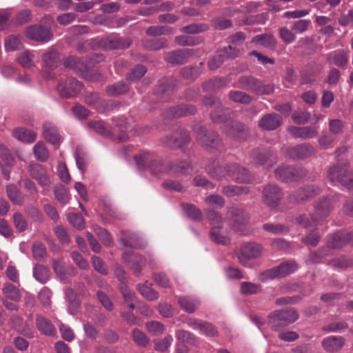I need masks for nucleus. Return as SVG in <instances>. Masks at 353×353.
I'll list each match as a JSON object with an SVG mask.
<instances>
[{"instance_id": "11", "label": "nucleus", "mask_w": 353, "mask_h": 353, "mask_svg": "<svg viewBox=\"0 0 353 353\" xmlns=\"http://www.w3.org/2000/svg\"><path fill=\"white\" fill-rule=\"evenodd\" d=\"M198 142L206 149H218L221 147V140L213 132H208L204 127H200L197 131Z\"/></svg>"}, {"instance_id": "58", "label": "nucleus", "mask_w": 353, "mask_h": 353, "mask_svg": "<svg viewBox=\"0 0 353 353\" xmlns=\"http://www.w3.org/2000/svg\"><path fill=\"white\" fill-rule=\"evenodd\" d=\"M261 291V286L251 282H242L241 283V292L245 295L256 294Z\"/></svg>"}, {"instance_id": "22", "label": "nucleus", "mask_w": 353, "mask_h": 353, "mask_svg": "<svg viewBox=\"0 0 353 353\" xmlns=\"http://www.w3.org/2000/svg\"><path fill=\"white\" fill-rule=\"evenodd\" d=\"M194 54L192 49L183 48L175 50L167 54L166 61L172 64H183L185 63L188 59Z\"/></svg>"}, {"instance_id": "39", "label": "nucleus", "mask_w": 353, "mask_h": 353, "mask_svg": "<svg viewBox=\"0 0 353 353\" xmlns=\"http://www.w3.org/2000/svg\"><path fill=\"white\" fill-rule=\"evenodd\" d=\"M332 254V251L326 248H323L319 250L317 252L310 253L307 259L306 263L307 265H312L318 263L327 256Z\"/></svg>"}, {"instance_id": "2", "label": "nucleus", "mask_w": 353, "mask_h": 353, "mask_svg": "<svg viewBox=\"0 0 353 353\" xmlns=\"http://www.w3.org/2000/svg\"><path fill=\"white\" fill-rule=\"evenodd\" d=\"M339 201V195H335L332 199L325 197L319 200L314 206V214H301L296 218V222L305 228H312L316 225L318 221L330 214L333 202Z\"/></svg>"}, {"instance_id": "12", "label": "nucleus", "mask_w": 353, "mask_h": 353, "mask_svg": "<svg viewBox=\"0 0 353 353\" xmlns=\"http://www.w3.org/2000/svg\"><path fill=\"white\" fill-rule=\"evenodd\" d=\"M346 243L353 245V232H338L327 238V248L330 250L332 248H341Z\"/></svg>"}, {"instance_id": "17", "label": "nucleus", "mask_w": 353, "mask_h": 353, "mask_svg": "<svg viewBox=\"0 0 353 353\" xmlns=\"http://www.w3.org/2000/svg\"><path fill=\"white\" fill-rule=\"evenodd\" d=\"M188 134L185 131L174 132L170 136H165L163 138V143L170 148H179L189 142Z\"/></svg>"}, {"instance_id": "52", "label": "nucleus", "mask_w": 353, "mask_h": 353, "mask_svg": "<svg viewBox=\"0 0 353 353\" xmlns=\"http://www.w3.org/2000/svg\"><path fill=\"white\" fill-rule=\"evenodd\" d=\"M88 126L93 129L94 132L104 137L110 135V131L108 124L101 121H90Z\"/></svg>"}, {"instance_id": "33", "label": "nucleus", "mask_w": 353, "mask_h": 353, "mask_svg": "<svg viewBox=\"0 0 353 353\" xmlns=\"http://www.w3.org/2000/svg\"><path fill=\"white\" fill-rule=\"evenodd\" d=\"M36 324L41 333L45 335L52 336L56 332V329L51 321L43 316H37Z\"/></svg>"}, {"instance_id": "63", "label": "nucleus", "mask_w": 353, "mask_h": 353, "mask_svg": "<svg viewBox=\"0 0 353 353\" xmlns=\"http://www.w3.org/2000/svg\"><path fill=\"white\" fill-rule=\"evenodd\" d=\"M311 26L310 19H300L295 21L291 27V30L296 33L301 34L308 30Z\"/></svg>"}, {"instance_id": "53", "label": "nucleus", "mask_w": 353, "mask_h": 353, "mask_svg": "<svg viewBox=\"0 0 353 353\" xmlns=\"http://www.w3.org/2000/svg\"><path fill=\"white\" fill-rule=\"evenodd\" d=\"M34 154L36 159L44 162L49 158V152L43 142L39 141L34 146Z\"/></svg>"}, {"instance_id": "5", "label": "nucleus", "mask_w": 353, "mask_h": 353, "mask_svg": "<svg viewBox=\"0 0 353 353\" xmlns=\"http://www.w3.org/2000/svg\"><path fill=\"white\" fill-rule=\"evenodd\" d=\"M298 269V265L291 261H285L279 265L267 270L260 274V280L265 281L276 278L283 277L293 273Z\"/></svg>"}, {"instance_id": "29", "label": "nucleus", "mask_w": 353, "mask_h": 353, "mask_svg": "<svg viewBox=\"0 0 353 353\" xmlns=\"http://www.w3.org/2000/svg\"><path fill=\"white\" fill-rule=\"evenodd\" d=\"M122 259L131 265V268L135 273H140L142 265L144 263V259L142 256L136 254L133 252H125L122 255Z\"/></svg>"}, {"instance_id": "34", "label": "nucleus", "mask_w": 353, "mask_h": 353, "mask_svg": "<svg viewBox=\"0 0 353 353\" xmlns=\"http://www.w3.org/2000/svg\"><path fill=\"white\" fill-rule=\"evenodd\" d=\"M196 112V108L192 105H181L173 107L170 110V115L173 117H186L194 114Z\"/></svg>"}, {"instance_id": "28", "label": "nucleus", "mask_w": 353, "mask_h": 353, "mask_svg": "<svg viewBox=\"0 0 353 353\" xmlns=\"http://www.w3.org/2000/svg\"><path fill=\"white\" fill-rule=\"evenodd\" d=\"M85 103L92 107L100 112L105 111L107 106V103L102 100L98 93L89 92L87 93L84 98Z\"/></svg>"}, {"instance_id": "16", "label": "nucleus", "mask_w": 353, "mask_h": 353, "mask_svg": "<svg viewBox=\"0 0 353 353\" xmlns=\"http://www.w3.org/2000/svg\"><path fill=\"white\" fill-rule=\"evenodd\" d=\"M239 50L229 45L221 50L220 53L214 57L208 62V67L210 70L217 69L225 61V58H234L237 57Z\"/></svg>"}, {"instance_id": "10", "label": "nucleus", "mask_w": 353, "mask_h": 353, "mask_svg": "<svg viewBox=\"0 0 353 353\" xmlns=\"http://www.w3.org/2000/svg\"><path fill=\"white\" fill-rule=\"evenodd\" d=\"M206 171L209 175L216 180H222L228 176L230 178L231 164L221 165L216 159H209L206 165Z\"/></svg>"}, {"instance_id": "13", "label": "nucleus", "mask_w": 353, "mask_h": 353, "mask_svg": "<svg viewBox=\"0 0 353 353\" xmlns=\"http://www.w3.org/2000/svg\"><path fill=\"white\" fill-rule=\"evenodd\" d=\"M26 34L32 40L41 42H48L52 37L50 28L40 25L29 26L26 30Z\"/></svg>"}, {"instance_id": "36", "label": "nucleus", "mask_w": 353, "mask_h": 353, "mask_svg": "<svg viewBox=\"0 0 353 353\" xmlns=\"http://www.w3.org/2000/svg\"><path fill=\"white\" fill-rule=\"evenodd\" d=\"M65 296L69 304V313L72 315L75 314L77 312L79 306V303L76 293L72 288H68L65 290Z\"/></svg>"}, {"instance_id": "40", "label": "nucleus", "mask_w": 353, "mask_h": 353, "mask_svg": "<svg viewBox=\"0 0 353 353\" xmlns=\"http://www.w3.org/2000/svg\"><path fill=\"white\" fill-rule=\"evenodd\" d=\"M177 339L183 343L192 345L199 344L198 338L192 332L184 330H178L176 333Z\"/></svg>"}, {"instance_id": "32", "label": "nucleus", "mask_w": 353, "mask_h": 353, "mask_svg": "<svg viewBox=\"0 0 353 353\" xmlns=\"http://www.w3.org/2000/svg\"><path fill=\"white\" fill-rule=\"evenodd\" d=\"M43 135L46 139L53 145L60 143L61 137L56 127L51 123H46L43 127Z\"/></svg>"}, {"instance_id": "31", "label": "nucleus", "mask_w": 353, "mask_h": 353, "mask_svg": "<svg viewBox=\"0 0 353 353\" xmlns=\"http://www.w3.org/2000/svg\"><path fill=\"white\" fill-rule=\"evenodd\" d=\"M120 241L125 247L139 248L142 246L139 236L134 232L130 231L123 232Z\"/></svg>"}, {"instance_id": "8", "label": "nucleus", "mask_w": 353, "mask_h": 353, "mask_svg": "<svg viewBox=\"0 0 353 353\" xmlns=\"http://www.w3.org/2000/svg\"><path fill=\"white\" fill-rule=\"evenodd\" d=\"M187 325L192 329L198 331L201 334L212 338L219 336L218 329L211 323L196 318H189Z\"/></svg>"}, {"instance_id": "4", "label": "nucleus", "mask_w": 353, "mask_h": 353, "mask_svg": "<svg viewBox=\"0 0 353 353\" xmlns=\"http://www.w3.org/2000/svg\"><path fill=\"white\" fill-rule=\"evenodd\" d=\"M299 318L297 312L294 309L277 310L270 314L268 325L274 330H279L289 323H294Z\"/></svg>"}, {"instance_id": "43", "label": "nucleus", "mask_w": 353, "mask_h": 353, "mask_svg": "<svg viewBox=\"0 0 353 353\" xmlns=\"http://www.w3.org/2000/svg\"><path fill=\"white\" fill-rule=\"evenodd\" d=\"M33 276L41 283H45L50 278L49 270L43 265H35L33 268Z\"/></svg>"}, {"instance_id": "49", "label": "nucleus", "mask_w": 353, "mask_h": 353, "mask_svg": "<svg viewBox=\"0 0 353 353\" xmlns=\"http://www.w3.org/2000/svg\"><path fill=\"white\" fill-rule=\"evenodd\" d=\"M174 33V29L170 26H150L146 30V34L150 36H159Z\"/></svg>"}, {"instance_id": "1", "label": "nucleus", "mask_w": 353, "mask_h": 353, "mask_svg": "<svg viewBox=\"0 0 353 353\" xmlns=\"http://www.w3.org/2000/svg\"><path fill=\"white\" fill-rule=\"evenodd\" d=\"M134 159L139 170L149 169L151 174L157 176L163 174L179 176L192 172V168L187 162L175 161L165 165L152 152L141 151L134 156Z\"/></svg>"}, {"instance_id": "24", "label": "nucleus", "mask_w": 353, "mask_h": 353, "mask_svg": "<svg viewBox=\"0 0 353 353\" xmlns=\"http://www.w3.org/2000/svg\"><path fill=\"white\" fill-rule=\"evenodd\" d=\"M230 178L238 183H250L253 180L252 174L244 168L236 163L231 164Z\"/></svg>"}, {"instance_id": "62", "label": "nucleus", "mask_w": 353, "mask_h": 353, "mask_svg": "<svg viewBox=\"0 0 353 353\" xmlns=\"http://www.w3.org/2000/svg\"><path fill=\"white\" fill-rule=\"evenodd\" d=\"M147 72V68L142 65H138L132 70L127 76L128 81H134L141 78Z\"/></svg>"}, {"instance_id": "57", "label": "nucleus", "mask_w": 353, "mask_h": 353, "mask_svg": "<svg viewBox=\"0 0 353 353\" xmlns=\"http://www.w3.org/2000/svg\"><path fill=\"white\" fill-rule=\"evenodd\" d=\"M129 88L123 82H117L106 88V92L110 96H116L123 94L128 90Z\"/></svg>"}, {"instance_id": "37", "label": "nucleus", "mask_w": 353, "mask_h": 353, "mask_svg": "<svg viewBox=\"0 0 353 353\" xmlns=\"http://www.w3.org/2000/svg\"><path fill=\"white\" fill-rule=\"evenodd\" d=\"M42 60L46 66L50 69L56 68L59 62V55L57 50L50 49L43 53Z\"/></svg>"}, {"instance_id": "38", "label": "nucleus", "mask_w": 353, "mask_h": 353, "mask_svg": "<svg viewBox=\"0 0 353 353\" xmlns=\"http://www.w3.org/2000/svg\"><path fill=\"white\" fill-rule=\"evenodd\" d=\"M143 46L148 50H159L168 45V41L164 38L144 39Z\"/></svg>"}, {"instance_id": "23", "label": "nucleus", "mask_w": 353, "mask_h": 353, "mask_svg": "<svg viewBox=\"0 0 353 353\" xmlns=\"http://www.w3.org/2000/svg\"><path fill=\"white\" fill-rule=\"evenodd\" d=\"M288 130L290 133L294 137L301 138L302 139H307L315 137L319 132L318 127L315 126H291L289 128Z\"/></svg>"}, {"instance_id": "64", "label": "nucleus", "mask_w": 353, "mask_h": 353, "mask_svg": "<svg viewBox=\"0 0 353 353\" xmlns=\"http://www.w3.org/2000/svg\"><path fill=\"white\" fill-rule=\"evenodd\" d=\"M328 127L330 133L336 137L343 132L344 125L340 119H330Z\"/></svg>"}, {"instance_id": "60", "label": "nucleus", "mask_w": 353, "mask_h": 353, "mask_svg": "<svg viewBox=\"0 0 353 353\" xmlns=\"http://www.w3.org/2000/svg\"><path fill=\"white\" fill-rule=\"evenodd\" d=\"M103 210L105 214L101 215V218L107 222H110L108 218L110 217L112 219H121L122 215L116 209L113 208L111 205H104Z\"/></svg>"}, {"instance_id": "47", "label": "nucleus", "mask_w": 353, "mask_h": 353, "mask_svg": "<svg viewBox=\"0 0 353 353\" xmlns=\"http://www.w3.org/2000/svg\"><path fill=\"white\" fill-rule=\"evenodd\" d=\"M64 66L69 68H73L77 72H83L86 70L84 63L76 57H68L63 62Z\"/></svg>"}, {"instance_id": "46", "label": "nucleus", "mask_w": 353, "mask_h": 353, "mask_svg": "<svg viewBox=\"0 0 353 353\" xmlns=\"http://www.w3.org/2000/svg\"><path fill=\"white\" fill-rule=\"evenodd\" d=\"M225 132L228 136L236 139H243L246 133L243 125L239 124L230 123L228 129H225Z\"/></svg>"}, {"instance_id": "51", "label": "nucleus", "mask_w": 353, "mask_h": 353, "mask_svg": "<svg viewBox=\"0 0 353 353\" xmlns=\"http://www.w3.org/2000/svg\"><path fill=\"white\" fill-rule=\"evenodd\" d=\"M21 46V37L10 35L5 39V48L6 51L17 50Z\"/></svg>"}, {"instance_id": "56", "label": "nucleus", "mask_w": 353, "mask_h": 353, "mask_svg": "<svg viewBox=\"0 0 353 353\" xmlns=\"http://www.w3.org/2000/svg\"><path fill=\"white\" fill-rule=\"evenodd\" d=\"M182 207L186 215L190 219L195 221H199L202 219L203 216L201 210L195 205L185 203L183 204Z\"/></svg>"}, {"instance_id": "7", "label": "nucleus", "mask_w": 353, "mask_h": 353, "mask_svg": "<svg viewBox=\"0 0 353 353\" xmlns=\"http://www.w3.org/2000/svg\"><path fill=\"white\" fill-rule=\"evenodd\" d=\"M29 172L43 188L42 194L47 195L50 190L51 180L46 170L40 164H34L30 165Z\"/></svg>"}, {"instance_id": "55", "label": "nucleus", "mask_w": 353, "mask_h": 353, "mask_svg": "<svg viewBox=\"0 0 353 353\" xmlns=\"http://www.w3.org/2000/svg\"><path fill=\"white\" fill-rule=\"evenodd\" d=\"M208 30V26L206 23H192L190 25L182 27L180 31L188 34H197L205 32Z\"/></svg>"}, {"instance_id": "20", "label": "nucleus", "mask_w": 353, "mask_h": 353, "mask_svg": "<svg viewBox=\"0 0 353 353\" xmlns=\"http://www.w3.org/2000/svg\"><path fill=\"white\" fill-rule=\"evenodd\" d=\"M282 122V118L276 113L265 114L258 123V125L263 130H274L279 128Z\"/></svg>"}, {"instance_id": "3", "label": "nucleus", "mask_w": 353, "mask_h": 353, "mask_svg": "<svg viewBox=\"0 0 353 353\" xmlns=\"http://www.w3.org/2000/svg\"><path fill=\"white\" fill-rule=\"evenodd\" d=\"M327 177L332 183H339L349 190H353V172L350 169L347 159H340L327 172Z\"/></svg>"}, {"instance_id": "48", "label": "nucleus", "mask_w": 353, "mask_h": 353, "mask_svg": "<svg viewBox=\"0 0 353 353\" xmlns=\"http://www.w3.org/2000/svg\"><path fill=\"white\" fill-rule=\"evenodd\" d=\"M6 192L8 198L11 202L16 205H21L23 199L21 194L20 191L14 185H8L6 188Z\"/></svg>"}, {"instance_id": "42", "label": "nucleus", "mask_w": 353, "mask_h": 353, "mask_svg": "<svg viewBox=\"0 0 353 353\" xmlns=\"http://www.w3.org/2000/svg\"><path fill=\"white\" fill-rule=\"evenodd\" d=\"M201 37H194L189 35H180L177 36L174 39V41L176 44L181 46H192L199 44L202 41Z\"/></svg>"}, {"instance_id": "61", "label": "nucleus", "mask_w": 353, "mask_h": 353, "mask_svg": "<svg viewBox=\"0 0 353 353\" xmlns=\"http://www.w3.org/2000/svg\"><path fill=\"white\" fill-rule=\"evenodd\" d=\"M311 114L307 110H297L292 114V119L296 124H305L308 122Z\"/></svg>"}, {"instance_id": "15", "label": "nucleus", "mask_w": 353, "mask_h": 353, "mask_svg": "<svg viewBox=\"0 0 353 353\" xmlns=\"http://www.w3.org/2000/svg\"><path fill=\"white\" fill-rule=\"evenodd\" d=\"M282 197L281 190L276 185H268L263 191V201L270 208H275Z\"/></svg>"}, {"instance_id": "18", "label": "nucleus", "mask_w": 353, "mask_h": 353, "mask_svg": "<svg viewBox=\"0 0 353 353\" xmlns=\"http://www.w3.org/2000/svg\"><path fill=\"white\" fill-rule=\"evenodd\" d=\"M14 164V160L10 154L8 150L0 143V168L2 174L6 178L10 179L11 168Z\"/></svg>"}, {"instance_id": "9", "label": "nucleus", "mask_w": 353, "mask_h": 353, "mask_svg": "<svg viewBox=\"0 0 353 353\" xmlns=\"http://www.w3.org/2000/svg\"><path fill=\"white\" fill-rule=\"evenodd\" d=\"M83 85L74 78H68L61 81L57 85V92L62 97L72 98L75 97L82 89Z\"/></svg>"}, {"instance_id": "26", "label": "nucleus", "mask_w": 353, "mask_h": 353, "mask_svg": "<svg viewBox=\"0 0 353 353\" xmlns=\"http://www.w3.org/2000/svg\"><path fill=\"white\" fill-rule=\"evenodd\" d=\"M345 339L341 336H330L322 341V346L327 352H337L345 345Z\"/></svg>"}, {"instance_id": "19", "label": "nucleus", "mask_w": 353, "mask_h": 353, "mask_svg": "<svg viewBox=\"0 0 353 353\" xmlns=\"http://www.w3.org/2000/svg\"><path fill=\"white\" fill-rule=\"evenodd\" d=\"M316 152L314 148L311 145L302 143L288 150L289 157L294 159H303L310 157Z\"/></svg>"}, {"instance_id": "35", "label": "nucleus", "mask_w": 353, "mask_h": 353, "mask_svg": "<svg viewBox=\"0 0 353 353\" xmlns=\"http://www.w3.org/2000/svg\"><path fill=\"white\" fill-rule=\"evenodd\" d=\"M152 283H145L144 284H139L137 290L140 294L147 300L154 301L158 299L159 294L152 288Z\"/></svg>"}, {"instance_id": "44", "label": "nucleus", "mask_w": 353, "mask_h": 353, "mask_svg": "<svg viewBox=\"0 0 353 353\" xmlns=\"http://www.w3.org/2000/svg\"><path fill=\"white\" fill-rule=\"evenodd\" d=\"M2 291L6 298L10 300L17 302L21 299V295L19 290L10 283H5Z\"/></svg>"}, {"instance_id": "25", "label": "nucleus", "mask_w": 353, "mask_h": 353, "mask_svg": "<svg viewBox=\"0 0 353 353\" xmlns=\"http://www.w3.org/2000/svg\"><path fill=\"white\" fill-rule=\"evenodd\" d=\"M301 176L299 170L292 166H281L275 171L276 178L285 182L296 180Z\"/></svg>"}, {"instance_id": "41", "label": "nucleus", "mask_w": 353, "mask_h": 353, "mask_svg": "<svg viewBox=\"0 0 353 353\" xmlns=\"http://www.w3.org/2000/svg\"><path fill=\"white\" fill-rule=\"evenodd\" d=\"M13 136L18 140L27 143H32L36 140V134L32 131L23 128L15 129Z\"/></svg>"}, {"instance_id": "21", "label": "nucleus", "mask_w": 353, "mask_h": 353, "mask_svg": "<svg viewBox=\"0 0 353 353\" xmlns=\"http://www.w3.org/2000/svg\"><path fill=\"white\" fill-rule=\"evenodd\" d=\"M101 43L107 50H123L130 46V41L112 34L103 39Z\"/></svg>"}, {"instance_id": "45", "label": "nucleus", "mask_w": 353, "mask_h": 353, "mask_svg": "<svg viewBox=\"0 0 353 353\" xmlns=\"http://www.w3.org/2000/svg\"><path fill=\"white\" fill-rule=\"evenodd\" d=\"M228 96L232 101L242 104H249L252 101L250 94L241 91L231 90Z\"/></svg>"}, {"instance_id": "59", "label": "nucleus", "mask_w": 353, "mask_h": 353, "mask_svg": "<svg viewBox=\"0 0 353 353\" xmlns=\"http://www.w3.org/2000/svg\"><path fill=\"white\" fill-rule=\"evenodd\" d=\"M210 235L211 239L217 243L226 245L230 241L229 239L222 234L220 230V225L212 227Z\"/></svg>"}, {"instance_id": "14", "label": "nucleus", "mask_w": 353, "mask_h": 353, "mask_svg": "<svg viewBox=\"0 0 353 353\" xmlns=\"http://www.w3.org/2000/svg\"><path fill=\"white\" fill-rule=\"evenodd\" d=\"M321 189L316 185H311L299 190L290 196V201L293 203H301L319 194Z\"/></svg>"}, {"instance_id": "6", "label": "nucleus", "mask_w": 353, "mask_h": 353, "mask_svg": "<svg viewBox=\"0 0 353 353\" xmlns=\"http://www.w3.org/2000/svg\"><path fill=\"white\" fill-rule=\"evenodd\" d=\"M262 247L255 242L243 243L238 254L239 262L244 266L249 264L250 260L256 259L261 255Z\"/></svg>"}, {"instance_id": "30", "label": "nucleus", "mask_w": 353, "mask_h": 353, "mask_svg": "<svg viewBox=\"0 0 353 353\" xmlns=\"http://www.w3.org/2000/svg\"><path fill=\"white\" fill-rule=\"evenodd\" d=\"M228 216H230L233 220V227L236 231L238 230L236 227L238 225L245 224L249 219L247 213L242 208L237 207L231 208L228 212Z\"/></svg>"}, {"instance_id": "54", "label": "nucleus", "mask_w": 353, "mask_h": 353, "mask_svg": "<svg viewBox=\"0 0 353 353\" xmlns=\"http://www.w3.org/2000/svg\"><path fill=\"white\" fill-rule=\"evenodd\" d=\"M248 191V188L237 185H227L224 186L222 189V193L229 197L245 194Z\"/></svg>"}, {"instance_id": "50", "label": "nucleus", "mask_w": 353, "mask_h": 353, "mask_svg": "<svg viewBox=\"0 0 353 353\" xmlns=\"http://www.w3.org/2000/svg\"><path fill=\"white\" fill-rule=\"evenodd\" d=\"M132 338L133 341L139 347H145L150 342V339L147 335L137 328H134L132 331Z\"/></svg>"}, {"instance_id": "27", "label": "nucleus", "mask_w": 353, "mask_h": 353, "mask_svg": "<svg viewBox=\"0 0 353 353\" xmlns=\"http://www.w3.org/2000/svg\"><path fill=\"white\" fill-rule=\"evenodd\" d=\"M177 301L181 309L189 314L194 313L200 305V301L194 296H179Z\"/></svg>"}]
</instances>
